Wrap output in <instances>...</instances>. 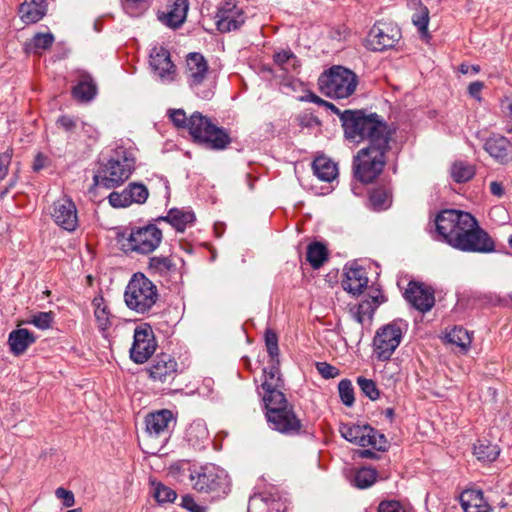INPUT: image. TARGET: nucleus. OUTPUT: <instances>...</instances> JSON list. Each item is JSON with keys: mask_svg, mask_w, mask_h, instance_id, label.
<instances>
[{"mask_svg": "<svg viewBox=\"0 0 512 512\" xmlns=\"http://www.w3.org/2000/svg\"><path fill=\"white\" fill-rule=\"evenodd\" d=\"M47 12V1L25 0L19 7L20 19L25 24L39 22Z\"/></svg>", "mask_w": 512, "mask_h": 512, "instance_id": "a878e982", "label": "nucleus"}, {"mask_svg": "<svg viewBox=\"0 0 512 512\" xmlns=\"http://www.w3.org/2000/svg\"><path fill=\"white\" fill-rule=\"evenodd\" d=\"M377 479V471L373 468H362L355 474L354 485L359 489H366L372 486Z\"/></svg>", "mask_w": 512, "mask_h": 512, "instance_id": "ea45409f", "label": "nucleus"}, {"mask_svg": "<svg viewBox=\"0 0 512 512\" xmlns=\"http://www.w3.org/2000/svg\"><path fill=\"white\" fill-rule=\"evenodd\" d=\"M308 100H309L310 102H313V103H316V104H318V105H322V106H325V104H326V101H325V100H323L322 98H320L319 96H317V95H316V94H314V93H310V94L308 95Z\"/></svg>", "mask_w": 512, "mask_h": 512, "instance_id": "774afa93", "label": "nucleus"}, {"mask_svg": "<svg viewBox=\"0 0 512 512\" xmlns=\"http://www.w3.org/2000/svg\"><path fill=\"white\" fill-rule=\"evenodd\" d=\"M192 487L198 493L210 495L212 499L224 498L230 492L227 473L219 467L209 464L190 473Z\"/></svg>", "mask_w": 512, "mask_h": 512, "instance_id": "423d86ee", "label": "nucleus"}, {"mask_svg": "<svg viewBox=\"0 0 512 512\" xmlns=\"http://www.w3.org/2000/svg\"><path fill=\"white\" fill-rule=\"evenodd\" d=\"M263 371L265 379L261 384L263 390L262 399L275 397L277 393H283L281 388L284 385V381L280 373L279 358L271 359V365Z\"/></svg>", "mask_w": 512, "mask_h": 512, "instance_id": "a211bd4d", "label": "nucleus"}, {"mask_svg": "<svg viewBox=\"0 0 512 512\" xmlns=\"http://www.w3.org/2000/svg\"><path fill=\"white\" fill-rule=\"evenodd\" d=\"M158 300L157 286L143 273L133 274L124 292L126 306L136 313L145 314L151 311Z\"/></svg>", "mask_w": 512, "mask_h": 512, "instance_id": "39448f33", "label": "nucleus"}, {"mask_svg": "<svg viewBox=\"0 0 512 512\" xmlns=\"http://www.w3.org/2000/svg\"><path fill=\"white\" fill-rule=\"evenodd\" d=\"M148 272L162 278H170L178 274L177 264L172 255H155L149 258Z\"/></svg>", "mask_w": 512, "mask_h": 512, "instance_id": "5701e85b", "label": "nucleus"}, {"mask_svg": "<svg viewBox=\"0 0 512 512\" xmlns=\"http://www.w3.org/2000/svg\"><path fill=\"white\" fill-rule=\"evenodd\" d=\"M12 157V148H8L5 152L0 154V180H3L6 177L8 173V168L11 164Z\"/></svg>", "mask_w": 512, "mask_h": 512, "instance_id": "13d9d810", "label": "nucleus"}, {"mask_svg": "<svg viewBox=\"0 0 512 512\" xmlns=\"http://www.w3.org/2000/svg\"><path fill=\"white\" fill-rule=\"evenodd\" d=\"M434 222L439 240L454 249L484 254L495 251L494 240L469 212L444 209L436 215Z\"/></svg>", "mask_w": 512, "mask_h": 512, "instance_id": "f03ea898", "label": "nucleus"}, {"mask_svg": "<svg viewBox=\"0 0 512 512\" xmlns=\"http://www.w3.org/2000/svg\"><path fill=\"white\" fill-rule=\"evenodd\" d=\"M154 485L153 497L159 504L173 503L177 498V493L172 488L162 483H152Z\"/></svg>", "mask_w": 512, "mask_h": 512, "instance_id": "79ce46f5", "label": "nucleus"}, {"mask_svg": "<svg viewBox=\"0 0 512 512\" xmlns=\"http://www.w3.org/2000/svg\"><path fill=\"white\" fill-rule=\"evenodd\" d=\"M404 295L406 300L421 312L431 310L435 303L433 290L413 281L409 282Z\"/></svg>", "mask_w": 512, "mask_h": 512, "instance_id": "dca6fc26", "label": "nucleus"}, {"mask_svg": "<svg viewBox=\"0 0 512 512\" xmlns=\"http://www.w3.org/2000/svg\"><path fill=\"white\" fill-rule=\"evenodd\" d=\"M172 421L173 413L168 409L149 413L145 417L146 431L156 437L164 435L168 433L169 425Z\"/></svg>", "mask_w": 512, "mask_h": 512, "instance_id": "4be33fe9", "label": "nucleus"}, {"mask_svg": "<svg viewBox=\"0 0 512 512\" xmlns=\"http://www.w3.org/2000/svg\"><path fill=\"white\" fill-rule=\"evenodd\" d=\"M188 9V0H173L168 4L166 12H159L158 19L166 26L176 29L185 22Z\"/></svg>", "mask_w": 512, "mask_h": 512, "instance_id": "6ab92c4d", "label": "nucleus"}, {"mask_svg": "<svg viewBox=\"0 0 512 512\" xmlns=\"http://www.w3.org/2000/svg\"><path fill=\"white\" fill-rule=\"evenodd\" d=\"M460 71L461 73L463 74H468V73H474V74H477L480 72V66L479 65H467V64H461L460 65Z\"/></svg>", "mask_w": 512, "mask_h": 512, "instance_id": "69168bd1", "label": "nucleus"}, {"mask_svg": "<svg viewBox=\"0 0 512 512\" xmlns=\"http://www.w3.org/2000/svg\"><path fill=\"white\" fill-rule=\"evenodd\" d=\"M155 221H165L173 226L177 232H184L186 226L195 221V214L192 211L172 208L166 216L159 217Z\"/></svg>", "mask_w": 512, "mask_h": 512, "instance_id": "c85d7f7f", "label": "nucleus"}, {"mask_svg": "<svg viewBox=\"0 0 512 512\" xmlns=\"http://www.w3.org/2000/svg\"><path fill=\"white\" fill-rule=\"evenodd\" d=\"M372 301L363 300L357 306L355 318L358 323L363 324L365 317L371 318L377 306L381 303L379 296H372Z\"/></svg>", "mask_w": 512, "mask_h": 512, "instance_id": "4c0bfd02", "label": "nucleus"}, {"mask_svg": "<svg viewBox=\"0 0 512 512\" xmlns=\"http://www.w3.org/2000/svg\"><path fill=\"white\" fill-rule=\"evenodd\" d=\"M265 418L269 427L285 436H298L305 433V426L297 416L294 405L288 401L284 393L275 397L262 399Z\"/></svg>", "mask_w": 512, "mask_h": 512, "instance_id": "7ed1b4c3", "label": "nucleus"}, {"mask_svg": "<svg viewBox=\"0 0 512 512\" xmlns=\"http://www.w3.org/2000/svg\"><path fill=\"white\" fill-rule=\"evenodd\" d=\"M315 367L319 374L325 379H332L340 374V371L337 367L327 362H316Z\"/></svg>", "mask_w": 512, "mask_h": 512, "instance_id": "603ef678", "label": "nucleus"}, {"mask_svg": "<svg viewBox=\"0 0 512 512\" xmlns=\"http://www.w3.org/2000/svg\"><path fill=\"white\" fill-rule=\"evenodd\" d=\"M127 188L121 192L113 191L109 194V204L114 208H125L131 205Z\"/></svg>", "mask_w": 512, "mask_h": 512, "instance_id": "09e8293b", "label": "nucleus"}, {"mask_svg": "<svg viewBox=\"0 0 512 512\" xmlns=\"http://www.w3.org/2000/svg\"><path fill=\"white\" fill-rule=\"evenodd\" d=\"M313 172L318 179L331 182L337 175L336 165L325 157H318L312 164Z\"/></svg>", "mask_w": 512, "mask_h": 512, "instance_id": "7c9ffc66", "label": "nucleus"}, {"mask_svg": "<svg viewBox=\"0 0 512 512\" xmlns=\"http://www.w3.org/2000/svg\"><path fill=\"white\" fill-rule=\"evenodd\" d=\"M341 284L348 293L352 295L361 294L368 285L366 270L362 267L346 268Z\"/></svg>", "mask_w": 512, "mask_h": 512, "instance_id": "412c9836", "label": "nucleus"}, {"mask_svg": "<svg viewBox=\"0 0 512 512\" xmlns=\"http://www.w3.org/2000/svg\"><path fill=\"white\" fill-rule=\"evenodd\" d=\"M97 87L89 75H83L79 83L73 87L74 98L80 101H90L96 95Z\"/></svg>", "mask_w": 512, "mask_h": 512, "instance_id": "2f4dec72", "label": "nucleus"}, {"mask_svg": "<svg viewBox=\"0 0 512 512\" xmlns=\"http://www.w3.org/2000/svg\"><path fill=\"white\" fill-rule=\"evenodd\" d=\"M306 260L314 269H319L328 260L327 247L320 242H312L307 247Z\"/></svg>", "mask_w": 512, "mask_h": 512, "instance_id": "473e14b6", "label": "nucleus"}, {"mask_svg": "<svg viewBox=\"0 0 512 512\" xmlns=\"http://www.w3.org/2000/svg\"><path fill=\"white\" fill-rule=\"evenodd\" d=\"M131 204H143L146 202L149 192L144 184L132 182L127 187Z\"/></svg>", "mask_w": 512, "mask_h": 512, "instance_id": "37998d69", "label": "nucleus"}, {"mask_svg": "<svg viewBox=\"0 0 512 512\" xmlns=\"http://www.w3.org/2000/svg\"><path fill=\"white\" fill-rule=\"evenodd\" d=\"M361 458L367 459H380V456L370 449H364L359 452Z\"/></svg>", "mask_w": 512, "mask_h": 512, "instance_id": "338daca9", "label": "nucleus"}, {"mask_svg": "<svg viewBox=\"0 0 512 512\" xmlns=\"http://www.w3.org/2000/svg\"><path fill=\"white\" fill-rule=\"evenodd\" d=\"M371 443L369 446L377 449L378 451L385 452L389 447V443L384 434L379 433L373 428V433L370 434Z\"/></svg>", "mask_w": 512, "mask_h": 512, "instance_id": "864d4df0", "label": "nucleus"}, {"mask_svg": "<svg viewBox=\"0 0 512 512\" xmlns=\"http://www.w3.org/2000/svg\"><path fill=\"white\" fill-rule=\"evenodd\" d=\"M484 88V83L481 81H475L470 83L468 86V94L475 100L481 102V91Z\"/></svg>", "mask_w": 512, "mask_h": 512, "instance_id": "680f3d73", "label": "nucleus"}, {"mask_svg": "<svg viewBox=\"0 0 512 512\" xmlns=\"http://www.w3.org/2000/svg\"><path fill=\"white\" fill-rule=\"evenodd\" d=\"M338 391L344 405L351 407L354 404V389L349 379H342L338 384Z\"/></svg>", "mask_w": 512, "mask_h": 512, "instance_id": "49530a36", "label": "nucleus"}, {"mask_svg": "<svg viewBox=\"0 0 512 512\" xmlns=\"http://www.w3.org/2000/svg\"><path fill=\"white\" fill-rule=\"evenodd\" d=\"M357 384L361 392L370 400L375 401L380 397V391L378 390L376 383L373 380L359 376L357 378Z\"/></svg>", "mask_w": 512, "mask_h": 512, "instance_id": "a18cd8bd", "label": "nucleus"}, {"mask_svg": "<svg viewBox=\"0 0 512 512\" xmlns=\"http://www.w3.org/2000/svg\"><path fill=\"white\" fill-rule=\"evenodd\" d=\"M265 345L271 359L279 358L278 336L271 329L265 332Z\"/></svg>", "mask_w": 512, "mask_h": 512, "instance_id": "3c124183", "label": "nucleus"}, {"mask_svg": "<svg viewBox=\"0 0 512 512\" xmlns=\"http://www.w3.org/2000/svg\"><path fill=\"white\" fill-rule=\"evenodd\" d=\"M181 506L189 512H207L206 506L198 504L191 495H185L182 497Z\"/></svg>", "mask_w": 512, "mask_h": 512, "instance_id": "5fc2aeb1", "label": "nucleus"}, {"mask_svg": "<svg viewBox=\"0 0 512 512\" xmlns=\"http://www.w3.org/2000/svg\"><path fill=\"white\" fill-rule=\"evenodd\" d=\"M484 149L501 164H506L512 160V145L504 136L494 135L488 138L484 144Z\"/></svg>", "mask_w": 512, "mask_h": 512, "instance_id": "aec40b11", "label": "nucleus"}, {"mask_svg": "<svg viewBox=\"0 0 512 512\" xmlns=\"http://www.w3.org/2000/svg\"><path fill=\"white\" fill-rule=\"evenodd\" d=\"M402 320H394L380 327L373 338V352L377 360L387 361L391 358L403 337Z\"/></svg>", "mask_w": 512, "mask_h": 512, "instance_id": "9d476101", "label": "nucleus"}, {"mask_svg": "<svg viewBox=\"0 0 512 512\" xmlns=\"http://www.w3.org/2000/svg\"><path fill=\"white\" fill-rule=\"evenodd\" d=\"M49 164V159L43 153H38L33 161L32 169L34 172H39Z\"/></svg>", "mask_w": 512, "mask_h": 512, "instance_id": "e2e57ef3", "label": "nucleus"}, {"mask_svg": "<svg viewBox=\"0 0 512 512\" xmlns=\"http://www.w3.org/2000/svg\"><path fill=\"white\" fill-rule=\"evenodd\" d=\"M53 221L62 229L73 232L78 228V211L75 203L68 197L56 200L51 207Z\"/></svg>", "mask_w": 512, "mask_h": 512, "instance_id": "ddd939ff", "label": "nucleus"}, {"mask_svg": "<svg viewBox=\"0 0 512 512\" xmlns=\"http://www.w3.org/2000/svg\"><path fill=\"white\" fill-rule=\"evenodd\" d=\"M412 22L418 28L422 36H426L428 33L429 23V11L427 7H422L419 11L414 13L412 16Z\"/></svg>", "mask_w": 512, "mask_h": 512, "instance_id": "de8ad7c7", "label": "nucleus"}, {"mask_svg": "<svg viewBox=\"0 0 512 512\" xmlns=\"http://www.w3.org/2000/svg\"><path fill=\"white\" fill-rule=\"evenodd\" d=\"M134 169V159L126 155L111 158L101 165L93 180L95 185L105 189H112L123 184Z\"/></svg>", "mask_w": 512, "mask_h": 512, "instance_id": "1a4fd4ad", "label": "nucleus"}, {"mask_svg": "<svg viewBox=\"0 0 512 512\" xmlns=\"http://www.w3.org/2000/svg\"><path fill=\"white\" fill-rule=\"evenodd\" d=\"M476 173L474 165L465 161H456L451 166V177L456 183L470 181Z\"/></svg>", "mask_w": 512, "mask_h": 512, "instance_id": "f704fd0d", "label": "nucleus"}, {"mask_svg": "<svg viewBox=\"0 0 512 512\" xmlns=\"http://www.w3.org/2000/svg\"><path fill=\"white\" fill-rule=\"evenodd\" d=\"M170 120L177 128H187L188 119L183 109H174L170 111Z\"/></svg>", "mask_w": 512, "mask_h": 512, "instance_id": "6e6d98bb", "label": "nucleus"}, {"mask_svg": "<svg viewBox=\"0 0 512 512\" xmlns=\"http://www.w3.org/2000/svg\"><path fill=\"white\" fill-rule=\"evenodd\" d=\"M446 338L449 343L455 344L463 350H467L471 344V337L463 327H454L446 335Z\"/></svg>", "mask_w": 512, "mask_h": 512, "instance_id": "58836bf2", "label": "nucleus"}, {"mask_svg": "<svg viewBox=\"0 0 512 512\" xmlns=\"http://www.w3.org/2000/svg\"><path fill=\"white\" fill-rule=\"evenodd\" d=\"M401 29L393 22L378 21L370 29L366 47L375 52L393 48L401 39Z\"/></svg>", "mask_w": 512, "mask_h": 512, "instance_id": "9b49d317", "label": "nucleus"}, {"mask_svg": "<svg viewBox=\"0 0 512 512\" xmlns=\"http://www.w3.org/2000/svg\"><path fill=\"white\" fill-rule=\"evenodd\" d=\"M56 124L58 125V127L63 129L64 131L70 132V133L74 132L77 128V120L68 115L60 116L57 119Z\"/></svg>", "mask_w": 512, "mask_h": 512, "instance_id": "052dcab7", "label": "nucleus"}, {"mask_svg": "<svg viewBox=\"0 0 512 512\" xmlns=\"http://www.w3.org/2000/svg\"><path fill=\"white\" fill-rule=\"evenodd\" d=\"M35 341L34 334L25 328L11 331L8 337L10 350L16 356L23 354Z\"/></svg>", "mask_w": 512, "mask_h": 512, "instance_id": "cd10ccee", "label": "nucleus"}, {"mask_svg": "<svg viewBox=\"0 0 512 512\" xmlns=\"http://www.w3.org/2000/svg\"><path fill=\"white\" fill-rule=\"evenodd\" d=\"M357 85V75L343 66H332L318 79L321 93L335 99L348 98L355 92Z\"/></svg>", "mask_w": 512, "mask_h": 512, "instance_id": "0eeeda50", "label": "nucleus"}, {"mask_svg": "<svg viewBox=\"0 0 512 512\" xmlns=\"http://www.w3.org/2000/svg\"><path fill=\"white\" fill-rule=\"evenodd\" d=\"M339 431L347 441L361 447H367L371 443L370 434L373 433V427L370 425L342 424Z\"/></svg>", "mask_w": 512, "mask_h": 512, "instance_id": "b1692460", "label": "nucleus"}, {"mask_svg": "<svg viewBox=\"0 0 512 512\" xmlns=\"http://www.w3.org/2000/svg\"><path fill=\"white\" fill-rule=\"evenodd\" d=\"M54 320V313L52 311L49 312H38L32 315L29 323L33 324L39 329L45 330L51 327V324Z\"/></svg>", "mask_w": 512, "mask_h": 512, "instance_id": "8fccbe9b", "label": "nucleus"}, {"mask_svg": "<svg viewBox=\"0 0 512 512\" xmlns=\"http://www.w3.org/2000/svg\"><path fill=\"white\" fill-rule=\"evenodd\" d=\"M391 190L386 186L373 188L369 193V204L375 211L386 210L391 206Z\"/></svg>", "mask_w": 512, "mask_h": 512, "instance_id": "c756f323", "label": "nucleus"}, {"mask_svg": "<svg viewBox=\"0 0 512 512\" xmlns=\"http://www.w3.org/2000/svg\"><path fill=\"white\" fill-rule=\"evenodd\" d=\"M162 240V230L155 223H148L132 227L128 236H123L120 242L126 253L149 255L160 246Z\"/></svg>", "mask_w": 512, "mask_h": 512, "instance_id": "6e6552de", "label": "nucleus"}, {"mask_svg": "<svg viewBox=\"0 0 512 512\" xmlns=\"http://www.w3.org/2000/svg\"><path fill=\"white\" fill-rule=\"evenodd\" d=\"M187 129L193 142L211 150H224L231 143L228 132L216 126L200 112H194L188 119Z\"/></svg>", "mask_w": 512, "mask_h": 512, "instance_id": "20e7f679", "label": "nucleus"}, {"mask_svg": "<svg viewBox=\"0 0 512 512\" xmlns=\"http://www.w3.org/2000/svg\"><path fill=\"white\" fill-rule=\"evenodd\" d=\"M147 373L153 382L171 383L178 374V363L171 355L161 353L153 359Z\"/></svg>", "mask_w": 512, "mask_h": 512, "instance_id": "4468645a", "label": "nucleus"}, {"mask_svg": "<svg viewBox=\"0 0 512 512\" xmlns=\"http://www.w3.org/2000/svg\"><path fill=\"white\" fill-rule=\"evenodd\" d=\"M215 19L221 33L237 30L245 22L242 10L232 1H225L218 7Z\"/></svg>", "mask_w": 512, "mask_h": 512, "instance_id": "2eb2a0df", "label": "nucleus"}, {"mask_svg": "<svg viewBox=\"0 0 512 512\" xmlns=\"http://www.w3.org/2000/svg\"><path fill=\"white\" fill-rule=\"evenodd\" d=\"M150 64L159 77L173 80L176 66L171 61L168 50L161 48L155 54H152Z\"/></svg>", "mask_w": 512, "mask_h": 512, "instance_id": "bb28decb", "label": "nucleus"}, {"mask_svg": "<svg viewBox=\"0 0 512 512\" xmlns=\"http://www.w3.org/2000/svg\"><path fill=\"white\" fill-rule=\"evenodd\" d=\"M325 107L329 108L332 112H334L336 115L339 116V118H340V120L342 122V127L344 129V135L345 136H346L345 121L348 118V114L347 113L355 114L356 117L357 116H363V117L371 118V119H383L381 116H379L376 113L367 114L364 110H345V111H341L333 103H330L328 101H326Z\"/></svg>", "mask_w": 512, "mask_h": 512, "instance_id": "a19ab883", "label": "nucleus"}, {"mask_svg": "<svg viewBox=\"0 0 512 512\" xmlns=\"http://www.w3.org/2000/svg\"><path fill=\"white\" fill-rule=\"evenodd\" d=\"M56 497L62 501L63 506L72 507L75 504V497L72 491L59 487L55 491Z\"/></svg>", "mask_w": 512, "mask_h": 512, "instance_id": "bf43d9fd", "label": "nucleus"}, {"mask_svg": "<svg viewBox=\"0 0 512 512\" xmlns=\"http://www.w3.org/2000/svg\"><path fill=\"white\" fill-rule=\"evenodd\" d=\"M157 342L152 327L142 323L134 330L130 358L134 363H145L155 352Z\"/></svg>", "mask_w": 512, "mask_h": 512, "instance_id": "f8f14e48", "label": "nucleus"}, {"mask_svg": "<svg viewBox=\"0 0 512 512\" xmlns=\"http://www.w3.org/2000/svg\"><path fill=\"white\" fill-rule=\"evenodd\" d=\"M274 62L287 73L295 72L300 66L296 55L290 50L275 53Z\"/></svg>", "mask_w": 512, "mask_h": 512, "instance_id": "e433bc0d", "label": "nucleus"}, {"mask_svg": "<svg viewBox=\"0 0 512 512\" xmlns=\"http://www.w3.org/2000/svg\"><path fill=\"white\" fill-rule=\"evenodd\" d=\"M345 121L346 138L355 141H367L353 159L354 177L365 184L374 182L383 172L390 151L393 131L384 119H371L347 113Z\"/></svg>", "mask_w": 512, "mask_h": 512, "instance_id": "f257e3e1", "label": "nucleus"}, {"mask_svg": "<svg viewBox=\"0 0 512 512\" xmlns=\"http://www.w3.org/2000/svg\"><path fill=\"white\" fill-rule=\"evenodd\" d=\"M94 315L98 328L102 331L107 330L111 326V313L104 303L103 297H96L93 300Z\"/></svg>", "mask_w": 512, "mask_h": 512, "instance_id": "c9c22d12", "label": "nucleus"}, {"mask_svg": "<svg viewBox=\"0 0 512 512\" xmlns=\"http://www.w3.org/2000/svg\"><path fill=\"white\" fill-rule=\"evenodd\" d=\"M54 40V35L50 32L36 33L31 39V46L34 53L40 54L41 51L49 49L52 46Z\"/></svg>", "mask_w": 512, "mask_h": 512, "instance_id": "c03bdc74", "label": "nucleus"}, {"mask_svg": "<svg viewBox=\"0 0 512 512\" xmlns=\"http://www.w3.org/2000/svg\"><path fill=\"white\" fill-rule=\"evenodd\" d=\"M377 512H406V510L397 500H383L379 503Z\"/></svg>", "mask_w": 512, "mask_h": 512, "instance_id": "4d7b16f0", "label": "nucleus"}, {"mask_svg": "<svg viewBox=\"0 0 512 512\" xmlns=\"http://www.w3.org/2000/svg\"><path fill=\"white\" fill-rule=\"evenodd\" d=\"M460 502L464 512H490L491 506L484 497L483 491L466 489L460 495Z\"/></svg>", "mask_w": 512, "mask_h": 512, "instance_id": "393cba45", "label": "nucleus"}, {"mask_svg": "<svg viewBox=\"0 0 512 512\" xmlns=\"http://www.w3.org/2000/svg\"><path fill=\"white\" fill-rule=\"evenodd\" d=\"M500 454V448L496 444H492L487 440H478L474 445V455L478 460L484 462L495 461Z\"/></svg>", "mask_w": 512, "mask_h": 512, "instance_id": "72a5a7b5", "label": "nucleus"}, {"mask_svg": "<svg viewBox=\"0 0 512 512\" xmlns=\"http://www.w3.org/2000/svg\"><path fill=\"white\" fill-rule=\"evenodd\" d=\"M490 192L497 197H502L504 195V188L501 182L492 181L490 183Z\"/></svg>", "mask_w": 512, "mask_h": 512, "instance_id": "0e129e2a", "label": "nucleus"}, {"mask_svg": "<svg viewBox=\"0 0 512 512\" xmlns=\"http://www.w3.org/2000/svg\"><path fill=\"white\" fill-rule=\"evenodd\" d=\"M208 73V63L200 53L193 52L186 58L187 81L191 88L200 86Z\"/></svg>", "mask_w": 512, "mask_h": 512, "instance_id": "f3484780", "label": "nucleus"}]
</instances>
